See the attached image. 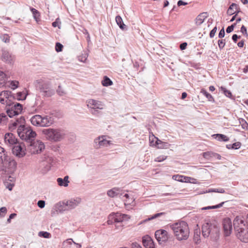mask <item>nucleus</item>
Masks as SVG:
<instances>
[{
  "label": "nucleus",
  "mask_w": 248,
  "mask_h": 248,
  "mask_svg": "<svg viewBox=\"0 0 248 248\" xmlns=\"http://www.w3.org/2000/svg\"><path fill=\"white\" fill-rule=\"evenodd\" d=\"M43 132L49 140L53 142L61 141L66 135L65 131L62 129L48 128L44 129Z\"/></svg>",
  "instance_id": "7ed1b4c3"
},
{
  "label": "nucleus",
  "mask_w": 248,
  "mask_h": 248,
  "mask_svg": "<svg viewBox=\"0 0 248 248\" xmlns=\"http://www.w3.org/2000/svg\"><path fill=\"white\" fill-rule=\"evenodd\" d=\"M25 124V119L24 117L20 116L18 118H16L15 121H11V123L9 125V130L13 132L18 127L17 129H19L21 126H23Z\"/></svg>",
  "instance_id": "f8f14e48"
},
{
  "label": "nucleus",
  "mask_w": 248,
  "mask_h": 248,
  "mask_svg": "<svg viewBox=\"0 0 248 248\" xmlns=\"http://www.w3.org/2000/svg\"><path fill=\"white\" fill-rule=\"evenodd\" d=\"M17 133L20 138L29 143L33 140L36 136V133L29 126L25 124L21 126L19 129H17Z\"/></svg>",
  "instance_id": "20e7f679"
},
{
  "label": "nucleus",
  "mask_w": 248,
  "mask_h": 248,
  "mask_svg": "<svg viewBox=\"0 0 248 248\" xmlns=\"http://www.w3.org/2000/svg\"><path fill=\"white\" fill-rule=\"evenodd\" d=\"M241 143L240 142H235L231 145L232 149H238L240 148Z\"/></svg>",
  "instance_id": "603ef678"
},
{
  "label": "nucleus",
  "mask_w": 248,
  "mask_h": 248,
  "mask_svg": "<svg viewBox=\"0 0 248 248\" xmlns=\"http://www.w3.org/2000/svg\"><path fill=\"white\" fill-rule=\"evenodd\" d=\"M165 159H166V157H164L163 156H160L157 157L155 159V161H157V162H161V161H163L164 160H165Z\"/></svg>",
  "instance_id": "69168bd1"
},
{
  "label": "nucleus",
  "mask_w": 248,
  "mask_h": 248,
  "mask_svg": "<svg viewBox=\"0 0 248 248\" xmlns=\"http://www.w3.org/2000/svg\"><path fill=\"white\" fill-rule=\"evenodd\" d=\"M225 44V40H218V45L220 48H223Z\"/></svg>",
  "instance_id": "13d9d810"
},
{
  "label": "nucleus",
  "mask_w": 248,
  "mask_h": 248,
  "mask_svg": "<svg viewBox=\"0 0 248 248\" xmlns=\"http://www.w3.org/2000/svg\"><path fill=\"white\" fill-rule=\"evenodd\" d=\"M155 144L157 145L158 148L160 149H168L170 146V144L169 143L163 142L158 139H157Z\"/></svg>",
  "instance_id": "c85d7f7f"
},
{
  "label": "nucleus",
  "mask_w": 248,
  "mask_h": 248,
  "mask_svg": "<svg viewBox=\"0 0 248 248\" xmlns=\"http://www.w3.org/2000/svg\"><path fill=\"white\" fill-rule=\"evenodd\" d=\"M2 170L5 172L13 173L16 170V162L9 158L7 155L6 158L3 159V161L1 163Z\"/></svg>",
  "instance_id": "1a4fd4ad"
},
{
  "label": "nucleus",
  "mask_w": 248,
  "mask_h": 248,
  "mask_svg": "<svg viewBox=\"0 0 248 248\" xmlns=\"http://www.w3.org/2000/svg\"><path fill=\"white\" fill-rule=\"evenodd\" d=\"M37 205L40 208H43L45 206V202L44 201H43V200H39L37 202Z\"/></svg>",
  "instance_id": "6e6d98bb"
},
{
  "label": "nucleus",
  "mask_w": 248,
  "mask_h": 248,
  "mask_svg": "<svg viewBox=\"0 0 248 248\" xmlns=\"http://www.w3.org/2000/svg\"><path fill=\"white\" fill-rule=\"evenodd\" d=\"M115 20L117 25L121 30L123 31L127 30V27L124 23L123 20L121 16L119 15L115 17Z\"/></svg>",
  "instance_id": "a878e982"
},
{
  "label": "nucleus",
  "mask_w": 248,
  "mask_h": 248,
  "mask_svg": "<svg viewBox=\"0 0 248 248\" xmlns=\"http://www.w3.org/2000/svg\"><path fill=\"white\" fill-rule=\"evenodd\" d=\"M57 93L60 96H62L65 93L64 91L62 88L61 85H59L58 89L56 90Z\"/></svg>",
  "instance_id": "de8ad7c7"
},
{
  "label": "nucleus",
  "mask_w": 248,
  "mask_h": 248,
  "mask_svg": "<svg viewBox=\"0 0 248 248\" xmlns=\"http://www.w3.org/2000/svg\"><path fill=\"white\" fill-rule=\"evenodd\" d=\"M7 120L8 117L5 113H2L0 114V124H5Z\"/></svg>",
  "instance_id": "f704fd0d"
},
{
  "label": "nucleus",
  "mask_w": 248,
  "mask_h": 248,
  "mask_svg": "<svg viewBox=\"0 0 248 248\" xmlns=\"http://www.w3.org/2000/svg\"><path fill=\"white\" fill-rule=\"evenodd\" d=\"M165 214H166V213L165 212H160V213H156V214L154 215L153 216H152L151 217L146 219L143 221L146 222L149 220H153L154 219H155V218L161 217L163 216H164Z\"/></svg>",
  "instance_id": "473e14b6"
},
{
  "label": "nucleus",
  "mask_w": 248,
  "mask_h": 248,
  "mask_svg": "<svg viewBox=\"0 0 248 248\" xmlns=\"http://www.w3.org/2000/svg\"><path fill=\"white\" fill-rule=\"evenodd\" d=\"M237 238L242 242H248V228L244 229L240 231L235 232Z\"/></svg>",
  "instance_id": "6ab92c4d"
},
{
  "label": "nucleus",
  "mask_w": 248,
  "mask_h": 248,
  "mask_svg": "<svg viewBox=\"0 0 248 248\" xmlns=\"http://www.w3.org/2000/svg\"><path fill=\"white\" fill-rule=\"evenodd\" d=\"M241 12L240 9L238 5L234 3H232L229 7L227 13L228 15L232 16L235 14L230 20V22H233L238 14Z\"/></svg>",
  "instance_id": "2eb2a0df"
},
{
  "label": "nucleus",
  "mask_w": 248,
  "mask_h": 248,
  "mask_svg": "<svg viewBox=\"0 0 248 248\" xmlns=\"http://www.w3.org/2000/svg\"><path fill=\"white\" fill-rule=\"evenodd\" d=\"M19 82L16 80H13L11 82L10 87L12 89L14 90L17 88Z\"/></svg>",
  "instance_id": "09e8293b"
},
{
  "label": "nucleus",
  "mask_w": 248,
  "mask_h": 248,
  "mask_svg": "<svg viewBox=\"0 0 248 248\" xmlns=\"http://www.w3.org/2000/svg\"><path fill=\"white\" fill-rule=\"evenodd\" d=\"M94 142L96 144L98 143L99 147L107 146L111 144V141L107 140L106 136L99 137L94 140Z\"/></svg>",
  "instance_id": "412c9836"
},
{
  "label": "nucleus",
  "mask_w": 248,
  "mask_h": 248,
  "mask_svg": "<svg viewBox=\"0 0 248 248\" xmlns=\"http://www.w3.org/2000/svg\"><path fill=\"white\" fill-rule=\"evenodd\" d=\"M101 82L103 86L106 87L110 86L113 84L112 81L107 76H104Z\"/></svg>",
  "instance_id": "7c9ffc66"
},
{
  "label": "nucleus",
  "mask_w": 248,
  "mask_h": 248,
  "mask_svg": "<svg viewBox=\"0 0 248 248\" xmlns=\"http://www.w3.org/2000/svg\"><path fill=\"white\" fill-rule=\"evenodd\" d=\"M222 225L224 235L225 236L230 235L232 232V228L231 219L229 217L224 218L222 221Z\"/></svg>",
  "instance_id": "4468645a"
},
{
  "label": "nucleus",
  "mask_w": 248,
  "mask_h": 248,
  "mask_svg": "<svg viewBox=\"0 0 248 248\" xmlns=\"http://www.w3.org/2000/svg\"><path fill=\"white\" fill-rule=\"evenodd\" d=\"M170 227L178 240H186L188 239L189 235V229L186 222L178 221L170 225Z\"/></svg>",
  "instance_id": "f257e3e1"
},
{
  "label": "nucleus",
  "mask_w": 248,
  "mask_h": 248,
  "mask_svg": "<svg viewBox=\"0 0 248 248\" xmlns=\"http://www.w3.org/2000/svg\"><path fill=\"white\" fill-rule=\"evenodd\" d=\"M240 38V36H238L237 34H234L232 36V39L234 41V42L236 43L238 38Z\"/></svg>",
  "instance_id": "774afa93"
},
{
  "label": "nucleus",
  "mask_w": 248,
  "mask_h": 248,
  "mask_svg": "<svg viewBox=\"0 0 248 248\" xmlns=\"http://www.w3.org/2000/svg\"><path fill=\"white\" fill-rule=\"evenodd\" d=\"M114 222H116V224L121 223L124 220H126L127 218V216L125 214H122L121 213H115L113 214ZM110 218H112V217H110Z\"/></svg>",
  "instance_id": "5701e85b"
},
{
  "label": "nucleus",
  "mask_w": 248,
  "mask_h": 248,
  "mask_svg": "<svg viewBox=\"0 0 248 248\" xmlns=\"http://www.w3.org/2000/svg\"><path fill=\"white\" fill-rule=\"evenodd\" d=\"M4 142L6 145L9 146H14L17 143V140L16 138L13 134L7 133L4 136Z\"/></svg>",
  "instance_id": "dca6fc26"
},
{
  "label": "nucleus",
  "mask_w": 248,
  "mask_h": 248,
  "mask_svg": "<svg viewBox=\"0 0 248 248\" xmlns=\"http://www.w3.org/2000/svg\"><path fill=\"white\" fill-rule=\"evenodd\" d=\"M201 93H202L204 96H206L209 101H214V98L212 97V96L209 93H208L205 89H202L201 90Z\"/></svg>",
  "instance_id": "72a5a7b5"
},
{
  "label": "nucleus",
  "mask_w": 248,
  "mask_h": 248,
  "mask_svg": "<svg viewBox=\"0 0 248 248\" xmlns=\"http://www.w3.org/2000/svg\"><path fill=\"white\" fill-rule=\"evenodd\" d=\"M74 244L76 246V248H80L81 246L80 244L74 242L72 239H68L63 242V246L65 248H69Z\"/></svg>",
  "instance_id": "393cba45"
},
{
  "label": "nucleus",
  "mask_w": 248,
  "mask_h": 248,
  "mask_svg": "<svg viewBox=\"0 0 248 248\" xmlns=\"http://www.w3.org/2000/svg\"><path fill=\"white\" fill-rule=\"evenodd\" d=\"M27 94L24 92H18L17 93V99L18 100H24L26 98Z\"/></svg>",
  "instance_id": "4c0bfd02"
},
{
  "label": "nucleus",
  "mask_w": 248,
  "mask_h": 248,
  "mask_svg": "<svg viewBox=\"0 0 248 248\" xmlns=\"http://www.w3.org/2000/svg\"><path fill=\"white\" fill-rule=\"evenodd\" d=\"M142 243L146 248H155V244L153 239L148 235L143 237Z\"/></svg>",
  "instance_id": "4be33fe9"
},
{
  "label": "nucleus",
  "mask_w": 248,
  "mask_h": 248,
  "mask_svg": "<svg viewBox=\"0 0 248 248\" xmlns=\"http://www.w3.org/2000/svg\"><path fill=\"white\" fill-rule=\"evenodd\" d=\"M172 178H173V179H174L176 181H179V182H187L189 181L190 177L184 176L183 175H180L179 174H176V175H174L172 176Z\"/></svg>",
  "instance_id": "cd10ccee"
},
{
  "label": "nucleus",
  "mask_w": 248,
  "mask_h": 248,
  "mask_svg": "<svg viewBox=\"0 0 248 248\" xmlns=\"http://www.w3.org/2000/svg\"><path fill=\"white\" fill-rule=\"evenodd\" d=\"M22 109V105L19 103H9L6 106V113L10 118L20 114Z\"/></svg>",
  "instance_id": "6e6552de"
},
{
  "label": "nucleus",
  "mask_w": 248,
  "mask_h": 248,
  "mask_svg": "<svg viewBox=\"0 0 248 248\" xmlns=\"http://www.w3.org/2000/svg\"><path fill=\"white\" fill-rule=\"evenodd\" d=\"M0 78L2 83H5L8 79V78L6 77V74L2 71H0Z\"/></svg>",
  "instance_id": "79ce46f5"
},
{
  "label": "nucleus",
  "mask_w": 248,
  "mask_h": 248,
  "mask_svg": "<svg viewBox=\"0 0 248 248\" xmlns=\"http://www.w3.org/2000/svg\"><path fill=\"white\" fill-rule=\"evenodd\" d=\"M0 38L5 43H8L10 42V37L6 34L0 35Z\"/></svg>",
  "instance_id": "a19ab883"
},
{
  "label": "nucleus",
  "mask_w": 248,
  "mask_h": 248,
  "mask_svg": "<svg viewBox=\"0 0 248 248\" xmlns=\"http://www.w3.org/2000/svg\"><path fill=\"white\" fill-rule=\"evenodd\" d=\"M113 217V214H111L108 216V225H112L113 224H116V222H114V218H110L111 217Z\"/></svg>",
  "instance_id": "5fc2aeb1"
},
{
  "label": "nucleus",
  "mask_w": 248,
  "mask_h": 248,
  "mask_svg": "<svg viewBox=\"0 0 248 248\" xmlns=\"http://www.w3.org/2000/svg\"><path fill=\"white\" fill-rule=\"evenodd\" d=\"M229 138L227 136L218 133V141L226 142L229 141Z\"/></svg>",
  "instance_id": "e433bc0d"
},
{
  "label": "nucleus",
  "mask_w": 248,
  "mask_h": 248,
  "mask_svg": "<svg viewBox=\"0 0 248 248\" xmlns=\"http://www.w3.org/2000/svg\"><path fill=\"white\" fill-rule=\"evenodd\" d=\"M12 152L14 155L18 157H22L25 155L23 147L20 144H18L17 143L13 147Z\"/></svg>",
  "instance_id": "a211bd4d"
},
{
  "label": "nucleus",
  "mask_w": 248,
  "mask_h": 248,
  "mask_svg": "<svg viewBox=\"0 0 248 248\" xmlns=\"http://www.w3.org/2000/svg\"><path fill=\"white\" fill-rule=\"evenodd\" d=\"M240 31L244 35H248L247 32V28L244 25L241 27Z\"/></svg>",
  "instance_id": "e2e57ef3"
},
{
  "label": "nucleus",
  "mask_w": 248,
  "mask_h": 248,
  "mask_svg": "<svg viewBox=\"0 0 248 248\" xmlns=\"http://www.w3.org/2000/svg\"><path fill=\"white\" fill-rule=\"evenodd\" d=\"M217 26H216L210 32L209 36L211 38H213L215 36V34L217 31Z\"/></svg>",
  "instance_id": "4d7b16f0"
},
{
  "label": "nucleus",
  "mask_w": 248,
  "mask_h": 248,
  "mask_svg": "<svg viewBox=\"0 0 248 248\" xmlns=\"http://www.w3.org/2000/svg\"><path fill=\"white\" fill-rule=\"evenodd\" d=\"M81 199L76 198L71 199L67 201H63L62 202H59V207L58 210L60 212L71 210L75 208L81 202Z\"/></svg>",
  "instance_id": "0eeeda50"
},
{
  "label": "nucleus",
  "mask_w": 248,
  "mask_h": 248,
  "mask_svg": "<svg viewBox=\"0 0 248 248\" xmlns=\"http://www.w3.org/2000/svg\"><path fill=\"white\" fill-rule=\"evenodd\" d=\"M69 176L66 175L63 178H58L57 179V182L59 186H61L66 187L68 186L69 181H68Z\"/></svg>",
  "instance_id": "b1692460"
},
{
  "label": "nucleus",
  "mask_w": 248,
  "mask_h": 248,
  "mask_svg": "<svg viewBox=\"0 0 248 248\" xmlns=\"http://www.w3.org/2000/svg\"><path fill=\"white\" fill-rule=\"evenodd\" d=\"M207 17V13H202L200 14L196 18V24L197 25H200L204 21L205 19Z\"/></svg>",
  "instance_id": "bb28decb"
},
{
  "label": "nucleus",
  "mask_w": 248,
  "mask_h": 248,
  "mask_svg": "<svg viewBox=\"0 0 248 248\" xmlns=\"http://www.w3.org/2000/svg\"><path fill=\"white\" fill-rule=\"evenodd\" d=\"M119 191V189L118 188L114 187L108 190L107 192V195L109 197L113 198L117 196Z\"/></svg>",
  "instance_id": "c756f323"
},
{
  "label": "nucleus",
  "mask_w": 248,
  "mask_h": 248,
  "mask_svg": "<svg viewBox=\"0 0 248 248\" xmlns=\"http://www.w3.org/2000/svg\"><path fill=\"white\" fill-rule=\"evenodd\" d=\"M200 230L199 229H197L194 230V234L193 240L196 243H198L200 240Z\"/></svg>",
  "instance_id": "2f4dec72"
},
{
  "label": "nucleus",
  "mask_w": 248,
  "mask_h": 248,
  "mask_svg": "<svg viewBox=\"0 0 248 248\" xmlns=\"http://www.w3.org/2000/svg\"><path fill=\"white\" fill-rule=\"evenodd\" d=\"M225 35V31L224 28H223L219 31V34L218 35V37L219 38H223Z\"/></svg>",
  "instance_id": "680f3d73"
},
{
  "label": "nucleus",
  "mask_w": 248,
  "mask_h": 248,
  "mask_svg": "<svg viewBox=\"0 0 248 248\" xmlns=\"http://www.w3.org/2000/svg\"><path fill=\"white\" fill-rule=\"evenodd\" d=\"M220 90L226 96L229 98L232 97V94L230 91L227 90L226 88H223L222 87L220 88Z\"/></svg>",
  "instance_id": "58836bf2"
},
{
  "label": "nucleus",
  "mask_w": 248,
  "mask_h": 248,
  "mask_svg": "<svg viewBox=\"0 0 248 248\" xmlns=\"http://www.w3.org/2000/svg\"><path fill=\"white\" fill-rule=\"evenodd\" d=\"M233 227L235 232L240 231L244 229L248 228L246 223H245V219L242 216H237L233 220Z\"/></svg>",
  "instance_id": "9b49d317"
},
{
  "label": "nucleus",
  "mask_w": 248,
  "mask_h": 248,
  "mask_svg": "<svg viewBox=\"0 0 248 248\" xmlns=\"http://www.w3.org/2000/svg\"><path fill=\"white\" fill-rule=\"evenodd\" d=\"M2 60L7 63H12L14 60V56L8 50L3 49L2 50Z\"/></svg>",
  "instance_id": "aec40b11"
},
{
  "label": "nucleus",
  "mask_w": 248,
  "mask_h": 248,
  "mask_svg": "<svg viewBox=\"0 0 248 248\" xmlns=\"http://www.w3.org/2000/svg\"><path fill=\"white\" fill-rule=\"evenodd\" d=\"M236 23H233L232 25L228 26L226 29V32L227 33L231 32L234 29V27L236 26Z\"/></svg>",
  "instance_id": "864d4df0"
},
{
  "label": "nucleus",
  "mask_w": 248,
  "mask_h": 248,
  "mask_svg": "<svg viewBox=\"0 0 248 248\" xmlns=\"http://www.w3.org/2000/svg\"><path fill=\"white\" fill-rule=\"evenodd\" d=\"M11 92L8 91H5L2 92L0 95H3L4 97H5L7 99H8L11 96Z\"/></svg>",
  "instance_id": "8fccbe9b"
},
{
  "label": "nucleus",
  "mask_w": 248,
  "mask_h": 248,
  "mask_svg": "<svg viewBox=\"0 0 248 248\" xmlns=\"http://www.w3.org/2000/svg\"><path fill=\"white\" fill-rule=\"evenodd\" d=\"M36 82V88L43 96L49 97L55 94V90L53 89L50 81L39 79Z\"/></svg>",
  "instance_id": "f03ea898"
},
{
  "label": "nucleus",
  "mask_w": 248,
  "mask_h": 248,
  "mask_svg": "<svg viewBox=\"0 0 248 248\" xmlns=\"http://www.w3.org/2000/svg\"><path fill=\"white\" fill-rule=\"evenodd\" d=\"M27 146L30 150L31 154H39L44 149L45 145L43 142L40 140H32L31 142L27 144Z\"/></svg>",
  "instance_id": "9d476101"
},
{
  "label": "nucleus",
  "mask_w": 248,
  "mask_h": 248,
  "mask_svg": "<svg viewBox=\"0 0 248 248\" xmlns=\"http://www.w3.org/2000/svg\"><path fill=\"white\" fill-rule=\"evenodd\" d=\"M7 157V155L5 153L4 148L0 146V164L3 161V159Z\"/></svg>",
  "instance_id": "c9c22d12"
},
{
  "label": "nucleus",
  "mask_w": 248,
  "mask_h": 248,
  "mask_svg": "<svg viewBox=\"0 0 248 248\" xmlns=\"http://www.w3.org/2000/svg\"><path fill=\"white\" fill-rule=\"evenodd\" d=\"M155 237L159 244L165 243L169 238L168 232L164 230H158L155 232Z\"/></svg>",
  "instance_id": "ddd939ff"
},
{
  "label": "nucleus",
  "mask_w": 248,
  "mask_h": 248,
  "mask_svg": "<svg viewBox=\"0 0 248 248\" xmlns=\"http://www.w3.org/2000/svg\"><path fill=\"white\" fill-rule=\"evenodd\" d=\"M213 156L214 153L211 152H206L203 153V156L207 159H209Z\"/></svg>",
  "instance_id": "37998d69"
},
{
  "label": "nucleus",
  "mask_w": 248,
  "mask_h": 248,
  "mask_svg": "<svg viewBox=\"0 0 248 248\" xmlns=\"http://www.w3.org/2000/svg\"><path fill=\"white\" fill-rule=\"evenodd\" d=\"M88 57V54L84 53L78 56V60L82 62H85Z\"/></svg>",
  "instance_id": "a18cd8bd"
},
{
  "label": "nucleus",
  "mask_w": 248,
  "mask_h": 248,
  "mask_svg": "<svg viewBox=\"0 0 248 248\" xmlns=\"http://www.w3.org/2000/svg\"><path fill=\"white\" fill-rule=\"evenodd\" d=\"M242 128L246 130H248V124L247 122L244 119H242L241 121L240 122Z\"/></svg>",
  "instance_id": "c03bdc74"
},
{
  "label": "nucleus",
  "mask_w": 248,
  "mask_h": 248,
  "mask_svg": "<svg viewBox=\"0 0 248 248\" xmlns=\"http://www.w3.org/2000/svg\"><path fill=\"white\" fill-rule=\"evenodd\" d=\"M63 46L60 43L57 42L55 45V50L57 52H59L62 50Z\"/></svg>",
  "instance_id": "49530a36"
},
{
  "label": "nucleus",
  "mask_w": 248,
  "mask_h": 248,
  "mask_svg": "<svg viewBox=\"0 0 248 248\" xmlns=\"http://www.w3.org/2000/svg\"><path fill=\"white\" fill-rule=\"evenodd\" d=\"M187 43L186 42L182 43L180 46V48L181 50H183L186 48V47L187 46Z\"/></svg>",
  "instance_id": "338daca9"
},
{
  "label": "nucleus",
  "mask_w": 248,
  "mask_h": 248,
  "mask_svg": "<svg viewBox=\"0 0 248 248\" xmlns=\"http://www.w3.org/2000/svg\"><path fill=\"white\" fill-rule=\"evenodd\" d=\"M104 105L99 101L94 99H89L87 101V107L91 109H102Z\"/></svg>",
  "instance_id": "f3484780"
},
{
  "label": "nucleus",
  "mask_w": 248,
  "mask_h": 248,
  "mask_svg": "<svg viewBox=\"0 0 248 248\" xmlns=\"http://www.w3.org/2000/svg\"><path fill=\"white\" fill-rule=\"evenodd\" d=\"M32 124L36 126L46 127L53 123V120L48 116L42 117L40 115H35L30 119Z\"/></svg>",
  "instance_id": "423d86ee"
},
{
  "label": "nucleus",
  "mask_w": 248,
  "mask_h": 248,
  "mask_svg": "<svg viewBox=\"0 0 248 248\" xmlns=\"http://www.w3.org/2000/svg\"><path fill=\"white\" fill-rule=\"evenodd\" d=\"M38 235L40 237H44L45 238H49L50 237V236H51L50 233H49L47 232H43V231L39 232L38 233Z\"/></svg>",
  "instance_id": "ea45409f"
},
{
  "label": "nucleus",
  "mask_w": 248,
  "mask_h": 248,
  "mask_svg": "<svg viewBox=\"0 0 248 248\" xmlns=\"http://www.w3.org/2000/svg\"><path fill=\"white\" fill-rule=\"evenodd\" d=\"M7 212V208L5 207H2L0 208V217H4Z\"/></svg>",
  "instance_id": "3c124183"
},
{
  "label": "nucleus",
  "mask_w": 248,
  "mask_h": 248,
  "mask_svg": "<svg viewBox=\"0 0 248 248\" xmlns=\"http://www.w3.org/2000/svg\"><path fill=\"white\" fill-rule=\"evenodd\" d=\"M217 204L213 205V206H208L206 207H204L202 208V210H208V209H217Z\"/></svg>",
  "instance_id": "052dcab7"
},
{
  "label": "nucleus",
  "mask_w": 248,
  "mask_h": 248,
  "mask_svg": "<svg viewBox=\"0 0 248 248\" xmlns=\"http://www.w3.org/2000/svg\"><path fill=\"white\" fill-rule=\"evenodd\" d=\"M132 248H142V247L137 242L132 243L131 244Z\"/></svg>",
  "instance_id": "0e129e2a"
},
{
  "label": "nucleus",
  "mask_w": 248,
  "mask_h": 248,
  "mask_svg": "<svg viewBox=\"0 0 248 248\" xmlns=\"http://www.w3.org/2000/svg\"><path fill=\"white\" fill-rule=\"evenodd\" d=\"M217 222L215 221L203 224L202 227V233L204 237H207L210 235L211 237L216 241L217 234Z\"/></svg>",
  "instance_id": "39448f33"
},
{
  "label": "nucleus",
  "mask_w": 248,
  "mask_h": 248,
  "mask_svg": "<svg viewBox=\"0 0 248 248\" xmlns=\"http://www.w3.org/2000/svg\"><path fill=\"white\" fill-rule=\"evenodd\" d=\"M31 10L32 13L34 18H36L37 16H39V12L35 8H31Z\"/></svg>",
  "instance_id": "bf43d9fd"
}]
</instances>
